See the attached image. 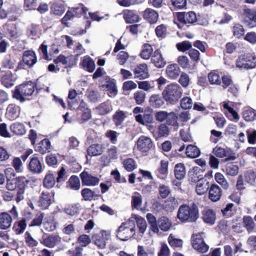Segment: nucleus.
<instances>
[{
  "label": "nucleus",
  "instance_id": "6e6552de",
  "mask_svg": "<svg viewBox=\"0 0 256 256\" xmlns=\"http://www.w3.org/2000/svg\"><path fill=\"white\" fill-rule=\"evenodd\" d=\"M82 184L86 186H94L100 182L99 178L92 176L87 172L84 171L80 174Z\"/></svg>",
  "mask_w": 256,
  "mask_h": 256
},
{
  "label": "nucleus",
  "instance_id": "4c0bfd02",
  "mask_svg": "<svg viewBox=\"0 0 256 256\" xmlns=\"http://www.w3.org/2000/svg\"><path fill=\"white\" fill-rule=\"evenodd\" d=\"M216 181L220 184L224 190H227L229 187V184L224 176L220 172H216L214 175Z\"/></svg>",
  "mask_w": 256,
  "mask_h": 256
},
{
  "label": "nucleus",
  "instance_id": "603ef678",
  "mask_svg": "<svg viewBox=\"0 0 256 256\" xmlns=\"http://www.w3.org/2000/svg\"><path fill=\"white\" fill-rule=\"evenodd\" d=\"M92 238L95 244L100 248L102 249L106 247V241L100 236H99L98 234H94Z\"/></svg>",
  "mask_w": 256,
  "mask_h": 256
},
{
  "label": "nucleus",
  "instance_id": "0e129e2a",
  "mask_svg": "<svg viewBox=\"0 0 256 256\" xmlns=\"http://www.w3.org/2000/svg\"><path fill=\"white\" fill-rule=\"evenodd\" d=\"M37 6V0H24V8L25 10H35Z\"/></svg>",
  "mask_w": 256,
  "mask_h": 256
},
{
  "label": "nucleus",
  "instance_id": "a18cd8bd",
  "mask_svg": "<svg viewBox=\"0 0 256 256\" xmlns=\"http://www.w3.org/2000/svg\"><path fill=\"white\" fill-rule=\"evenodd\" d=\"M238 167L237 165L230 164L226 166V172L227 175L234 176H236L238 172Z\"/></svg>",
  "mask_w": 256,
  "mask_h": 256
},
{
  "label": "nucleus",
  "instance_id": "de8ad7c7",
  "mask_svg": "<svg viewBox=\"0 0 256 256\" xmlns=\"http://www.w3.org/2000/svg\"><path fill=\"white\" fill-rule=\"evenodd\" d=\"M138 88L144 91H148L154 88V81H142L138 83Z\"/></svg>",
  "mask_w": 256,
  "mask_h": 256
},
{
  "label": "nucleus",
  "instance_id": "4be33fe9",
  "mask_svg": "<svg viewBox=\"0 0 256 256\" xmlns=\"http://www.w3.org/2000/svg\"><path fill=\"white\" fill-rule=\"evenodd\" d=\"M166 73L170 78L176 79L180 76V69L176 64H169L166 67Z\"/></svg>",
  "mask_w": 256,
  "mask_h": 256
},
{
  "label": "nucleus",
  "instance_id": "338daca9",
  "mask_svg": "<svg viewBox=\"0 0 256 256\" xmlns=\"http://www.w3.org/2000/svg\"><path fill=\"white\" fill-rule=\"evenodd\" d=\"M25 242L27 246L30 247L36 246L38 245V242L35 240L32 236L30 234L26 232L24 234Z\"/></svg>",
  "mask_w": 256,
  "mask_h": 256
},
{
  "label": "nucleus",
  "instance_id": "f257e3e1",
  "mask_svg": "<svg viewBox=\"0 0 256 256\" xmlns=\"http://www.w3.org/2000/svg\"><path fill=\"white\" fill-rule=\"evenodd\" d=\"M199 216L198 206L193 203L191 206L183 204L180 206L178 218L182 222H194Z\"/></svg>",
  "mask_w": 256,
  "mask_h": 256
},
{
  "label": "nucleus",
  "instance_id": "412c9836",
  "mask_svg": "<svg viewBox=\"0 0 256 256\" xmlns=\"http://www.w3.org/2000/svg\"><path fill=\"white\" fill-rule=\"evenodd\" d=\"M210 188L209 182L204 178L199 180L196 186V191L198 194H204Z\"/></svg>",
  "mask_w": 256,
  "mask_h": 256
},
{
  "label": "nucleus",
  "instance_id": "1a4fd4ad",
  "mask_svg": "<svg viewBox=\"0 0 256 256\" xmlns=\"http://www.w3.org/2000/svg\"><path fill=\"white\" fill-rule=\"evenodd\" d=\"M177 17L180 22L184 24H193L196 20V15L193 12H179Z\"/></svg>",
  "mask_w": 256,
  "mask_h": 256
},
{
  "label": "nucleus",
  "instance_id": "13d9d810",
  "mask_svg": "<svg viewBox=\"0 0 256 256\" xmlns=\"http://www.w3.org/2000/svg\"><path fill=\"white\" fill-rule=\"evenodd\" d=\"M106 89L108 92L110 96H114L116 95L118 90L115 82L113 81L108 82L106 84Z\"/></svg>",
  "mask_w": 256,
  "mask_h": 256
},
{
  "label": "nucleus",
  "instance_id": "f8f14e48",
  "mask_svg": "<svg viewBox=\"0 0 256 256\" xmlns=\"http://www.w3.org/2000/svg\"><path fill=\"white\" fill-rule=\"evenodd\" d=\"M28 170L34 174H40L42 171V167L38 157L34 156L30 158L28 164Z\"/></svg>",
  "mask_w": 256,
  "mask_h": 256
},
{
  "label": "nucleus",
  "instance_id": "8fccbe9b",
  "mask_svg": "<svg viewBox=\"0 0 256 256\" xmlns=\"http://www.w3.org/2000/svg\"><path fill=\"white\" fill-rule=\"evenodd\" d=\"M168 242L170 246L174 248H180L182 245V240L174 238L172 234L169 236Z\"/></svg>",
  "mask_w": 256,
  "mask_h": 256
},
{
  "label": "nucleus",
  "instance_id": "6ab92c4d",
  "mask_svg": "<svg viewBox=\"0 0 256 256\" xmlns=\"http://www.w3.org/2000/svg\"><path fill=\"white\" fill-rule=\"evenodd\" d=\"M105 149L103 144H96L90 145L87 150L88 154L90 156H98L102 154Z\"/></svg>",
  "mask_w": 256,
  "mask_h": 256
},
{
  "label": "nucleus",
  "instance_id": "20e7f679",
  "mask_svg": "<svg viewBox=\"0 0 256 256\" xmlns=\"http://www.w3.org/2000/svg\"><path fill=\"white\" fill-rule=\"evenodd\" d=\"M135 234V225L133 220L123 222L119 226L116 236L120 240L125 241L132 237Z\"/></svg>",
  "mask_w": 256,
  "mask_h": 256
},
{
  "label": "nucleus",
  "instance_id": "39448f33",
  "mask_svg": "<svg viewBox=\"0 0 256 256\" xmlns=\"http://www.w3.org/2000/svg\"><path fill=\"white\" fill-rule=\"evenodd\" d=\"M256 66V57L252 54L240 55L236 62V66L241 69H252Z\"/></svg>",
  "mask_w": 256,
  "mask_h": 256
},
{
  "label": "nucleus",
  "instance_id": "473e14b6",
  "mask_svg": "<svg viewBox=\"0 0 256 256\" xmlns=\"http://www.w3.org/2000/svg\"><path fill=\"white\" fill-rule=\"evenodd\" d=\"M171 226V222L168 218L166 216H162L158 220V228L163 231L168 230Z\"/></svg>",
  "mask_w": 256,
  "mask_h": 256
},
{
  "label": "nucleus",
  "instance_id": "c756f323",
  "mask_svg": "<svg viewBox=\"0 0 256 256\" xmlns=\"http://www.w3.org/2000/svg\"><path fill=\"white\" fill-rule=\"evenodd\" d=\"M124 18L128 23L136 22L138 20V15L133 10H126L124 12Z\"/></svg>",
  "mask_w": 256,
  "mask_h": 256
},
{
  "label": "nucleus",
  "instance_id": "680f3d73",
  "mask_svg": "<svg viewBox=\"0 0 256 256\" xmlns=\"http://www.w3.org/2000/svg\"><path fill=\"white\" fill-rule=\"evenodd\" d=\"M245 181L253 185L255 184L256 179V173L250 170L248 171L244 174Z\"/></svg>",
  "mask_w": 256,
  "mask_h": 256
},
{
  "label": "nucleus",
  "instance_id": "6e6d98bb",
  "mask_svg": "<svg viewBox=\"0 0 256 256\" xmlns=\"http://www.w3.org/2000/svg\"><path fill=\"white\" fill-rule=\"evenodd\" d=\"M155 32L158 37L164 38L167 34V28L166 25L162 24L156 28Z\"/></svg>",
  "mask_w": 256,
  "mask_h": 256
},
{
  "label": "nucleus",
  "instance_id": "f704fd0d",
  "mask_svg": "<svg viewBox=\"0 0 256 256\" xmlns=\"http://www.w3.org/2000/svg\"><path fill=\"white\" fill-rule=\"evenodd\" d=\"M149 101L150 105L155 108H159L164 104V100L162 97L158 94L152 96Z\"/></svg>",
  "mask_w": 256,
  "mask_h": 256
},
{
  "label": "nucleus",
  "instance_id": "5701e85b",
  "mask_svg": "<svg viewBox=\"0 0 256 256\" xmlns=\"http://www.w3.org/2000/svg\"><path fill=\"white\" fill-rule=\"evenodd\" d=\"M158 13L152 8H147L144 14V18L150 23H155L158 18Z\"/></svg>",
  "mask_w": 256,
  "mask_h": 256
},
{
  "label": "nucleus",
  "instance_id": "2f4dec72",
  "mask_svg": "<svg viewBox=\"0 0 256 256\" xmlns=\"http://www.w3.org/2000/svg\"><path fill=\"white\" fill-rule=\"evenodd\" d=\"M185 166L183 164L179 163L174 167V174L176 178L179 180L183 179L186 176Z\"/></svg>",
  "mask_w": 256,
  "mask_h": 256
},
{
  "label": "nucleus",
  "instance_id": "b1692460",
  "mask_svg": "<svg viewBox=\"0 0 256 256\" xmlns=\"http://www.w3.org/2000/svg\"><path fill=\"white\" fill-rule=\"evenodd\" d=\"M10 130L12 132L16 135H23L26 132L24 126L20 122H14L10 126Z\"/></svg>",
  "mask_w": 256,
  "mask_h": 256
},
{
  "label": "nucleus",
  "instance_id": "7c9ffc66",
  "mask_svg": "<svg viewBox=\"0 0 256 256\" xmlns=\"http://www.w3.org/2000/svg\"><path fill=\"white\" fill-rule=\"evenodd\" d=\"M26 227L25 219L21 220L14 222L12 230L16 234H20L24 232Z\"/></svg>",
  "mask_w": 256,
  "mask_h": 256
},
{
  "label": "nucleus",
  "instance_id": "bf43d9fd",
  "mask_svg": "<svg viewBox=\"0 0 256 256\" xmlns=\"http://www.w3.org/2000/svg\"><path fill=\"white\" fill-rule=\"evenodd\" d=\"M230 150H225L220 146H216L213 150L214 154L218 157L224 158L228 156Z\"/></svg>",
  "mask_w": 256,
  "mask_h": 256
},
{
  "label": "nucleus",
  "instance_id": "bb28decb",
  "mask_svg": "<svg viewBox=\"0 0 256 256\" xmlns=\"http://www.w3.org/2000/svg\"><path fill=\"white\" fill-rule=\"evenodd\" d=\"M15 78L12 72H8L4 75L1 79L2 84L6 88H9L14 84Z\"/></svg>",
  "mask_w": 256,
  "mask_h": 256
},
{
  "label": "nucleus",
  "instance_id": "c03bdc74",
  "mask_svg": "<svg viewBox=\"0 0 256 256\" xmlns=\"http://www.w3.org/2000/svg\"><path fill=\"white\" fill-rule=\"evenodd\" d=\"M78 10V8H73L72 10H68L63 18L62 19V22L63 24L66 26H68V22L70 20L74 17V14L76 13V10Z\"/></svg>",
  "mask_w": 256,
  "mask_h": 256
},
{
  "label": "nucleus",
  "instance_id": "09e8293b",
  "mask_svg": "<svg viewBox=\"0 0 256 256\" xmlns=\"http://www.w3.org/2000/svg\"><path fill=\"white\" fill-rule=\"evenodd\" d=\"M178 116L174 112H170L168 113V117L166 118V124L168 125L172 126H178L177 120Z\"/></svg>",
  "mask_w": 256,
  "mask_h": 256
},
{
  "label": "nucleus",
  "instance_id": "69168bd1",
  "mask_svg": "<svg viewBox=\"0 0 256 256\" xmlns=\"http://www.w3.org/2000/svg\"><path fill=\"white\" fill-rule=\"evenodd\" d=\"M18 182L20 181L15 178L8 180L6 182V188L9 190H13L16 188L19 189L20 188V186L18 185V184L20 183H18Z\"/></svg>",
  "mask_w": 256,
  "mask_h": 256
},
{
  "label": "nucleus",
  "instance_id": "774afa93",
  "mask_svg": "<svg viewBox=\"0 0 256 256\" xmlns=\"http://www.w3.org/2000/svg\"><path fill=\"white\" fill-rule=\"evenodd\" d=\"M244 14L246 18L251 21L252 22H254L256 24V11L250 10L245 9L244 10Z\"/></svg>",
  "mask_w": 256,
  "mask_h": 256
},
{
  "label": "nucleus",
  "instance_id": "864d4df0",
  "mask_svg": "<svg viewBox=\"0 0 256 256\" xmlns=\"http://www.w3.org/2000/svg\"><path fill=\"white\" fill-rule=\"evenodd\" d=\"M192 101L190 98L188 96L184 97L180 101L181 108L184 110H188L192 108Z\"/></svg>",
  "mask_w": 256,
  "mask_h": 256
},
{
  "label": "nucleus",
  "instance_id": "ddd939ff",
  "mask_svg": "<svg viewBox=\"0 0 256 256\" xmlns=\"http://www.w3.org/2000/svg\"><path fill=\"white\" fill-rule=\"evenodd\" d=\"M52 196L49 193L43 192L39 198L38 205L42 209L45 210L52 203Z\"/></svg>",
  "mask_w": 256,
  "mask_h": 256
},
{
  "label": "nucleus",
  "instance_id": "e433bc0d",
  "mask_svg": "<svg viewBox=\"0 0 256 256\" xmlns=\"http://www.w3.org/2000/svg\"><path fill=\"white\" fill-rule=\"evenodd\" d=\"M142 204V196L138 192H134L132 196V206L134 208L139 210Z\"/></svg>",
  "mask_w": 256,
  "mask_h": 256
},
{
  "label": "nucleus",
  "instance_id": "9d476101",
  "mask_svg": "<svg viewBox=\"0 0 256 256\" xmlns=\"http://www.w3.org/2000/svg\"><path fill=\"white\" fill-rule=\"evenodd\" d=\"M134 78L140 80L146 78L148 77V70L145 64H140L136 66L134 70Z\"/></svg>",
  "mask_w": 256,
  "mask_h": 256
},
{
  "label": "nucleus",
  "instance_id": "a211bd4d",
  "mask_svg": "<svg viewBox=\"0 0 256 256\" xmlns=\"http://www.w3.org/2000/svg\"><path fill=\"white\" fill-rule=\"evenodd\" d=\"M12 217L8 212H2L0 214V228L7 230L12 226Z\"/></svg>",
  "mask_w": 256,
  "mask_h": 256
},
{
  "label": "nucleus",
  "instance_id": "dca6fc26",
  "mask_svg": "<svg viewBox=\"0 0 256 256\" xmlns=\"http://www.w3.org/2000/svg\"><path fill=\"white\" fill-rule=\"evenodd\" d=\"M22 60L28 66H33L37 62V58L35 52L32 50L25 51L23 54Z\"/></svg>",
  "mask_w": 256,
  "mask_h": 256
},
{
  "label": "nucleus",
  "instance_id": "e2e57ef3",
  "mask_svg": "<svg viewBox=\"0 0 256 256\" xmlns=\"http://www.w3.org/2000/svg\"><path fill=\"white\" fill-rule=\"evenodd\" d=\"M96 110L100 114L104 115L109 112L112 110V108L108 104L104 102L101 104Z\"/></svg>",
  "mask_w": 256,
  "mask_h": 256
},
{
  "label": "nucleus",
  "instance_id": "052dcab7",
  "mask_svg": "<svg viewBox=\"0 0 256 256\" xmlns=\"http://www.w3.org/2000/svg\"><path fill=\"white\" fill-rule=\"evenodd\" d=\"M137 226L140 233L144 234L147 228V224L146 220L142 217H137L136 219Z\"/></svg>",
  "mask_w": 256,
  "mask_h": 256
},
{
  "label": "nucleus",
  "instance_id": "9b49d317",
  "mask_svg": "<svg viewBox=\"0 0 256 256\" xmlns=\"http://www.w3.org/2000/svg\"><path fill=\"white\" fill-rule=\"evenodd\" d=\"M208 198L213 202L220 200L222 196V190L216 184H212L209 188Z\"/></svg>",
  "mask_w": 256,
  "mask_h": 256
},
{
  "label": "nucleus",
  "instance_id": "c9c22d12",
  "mask_svg": "<svg viewBox=\"0 0 256 256\" xmlns=\"http://www.w3.org/2000/svg\"><path fill=\"white\" fill-rule=\"evenodd\" d=\"M186 153L188 157L194 158L200 155V152L196 146L188 145L186 148Z\"/></svg>",
  "mask_w": 256,
  "mask_h": 256
},
{
  "label": "nucleus",
  "instance_id": "a19ab883",
  "mask_svg": "<svg viewBox=\"0 0 256 256\" xmlns=\"http://www.w3.org/2000/svg\"><path fill=\"white\" fill-rule=\"evenodd\" d=\"M152 46L149 44H146L142 46L140 56L143 59L148 60L152 56Z\"/></svg>",
  "mask_w": 256,
  "mask_h": 256
},
{
  "label": "nucleus",
  "instance_id": "5fc2aeb1",
  "mask_svg": "<svg viewBox=\"0 0 256 256\" xmlns=\"http://www.w3.org/2000/svg\"><path fill=\"white\" fill-rule=\"evenodd\" d=\"M208 78L212 84L220 85L221 84V78L219 75L215 72H210L208 75Z\"/></svg>",
  "mask_w": 256,
  "mask_h": 256
},
{
  "label": "nucleus",
  "instance_id": "49530a36",
  "mask_svg": "<svg viewBox=\"0 0 256 256\" xmlns=\"http://www.w3.org/2000/svg\"><path fill=\"white\" fill-rule=\"evenodd\" d=\"M243 222L247 230L249 232H252L254 226V222L252 218L250 216H244L243 218Z\"/></svg>",
  "mask_w": 256,
  "mask_h": 256
},
{
  "label": "nucleus",
  "instance_id": "c85d7f7f",
  "mask_svg": "<svg viewBox=\"0 0 256 256\" xmlns=\"http://www.w3.org/2000/svg\"><path fill=\"white\" fill-rule=\"evenodd\" d=\"M126 116V112L122 110H118L113 116V121L116 126L122 124Z\"/></svg>",
  "mask_w": 256,
  "mask_h": 256
},
{
  "label": "nucleus",
  "instance_id": "423d86ee",
  "mask_svg": "<svg viewBox=\"0 0 256 256\" xmlns=\"http://www.w3.org/2000/svg\"><path fill=\"white\" fill-rule=\"evenodd\" d=\"M203 233L194 234L192 238V244L193 248L200 252H206L209 246L204 242L202 239Z\"/></svg>",
  "mask_w": 256,
  "mask_h": 256
},
{
  "label": "nucleus",
  "instance_id": "aec40b11",
  "mask_svg": "<svg viewBox=\"0 0 256 256\" xmlns=\"http://www.w3.org/2000/svg\"><path fill=\"white\" fill-rule=\"evenodd\" d=\"M202 219L204 221L210 225L214 224L216 220V214L214 211L209 208H204L202 212Z\"/></svg>",
  "mask_w": 256,
  "mask_h": 256
},
{
  "label": "nucleus",
  "instance_id": "393cba45",
  "mask_svg": "<svg viewBox=\"0 0 256 256\" xmlns=\"http://www.w3.org/2000/svg\"><path fill=\"white\" fill-rule=\"evenodd\" d=\"M36 150L42 154H44L48 152H50L51 144L50 141L47 138H44L38 144Z\"/></svg>",
  "mask_w": 256,
  "mask_h": 256
},
{
  "label": "nucleus",
  "instance_id": "72a5a7b5",
  "mask_svg": "<svg viewBox=\"0 0 256 256\" xmlns=\"http://www.w3.org/2000/svg\"><path fill=\"white\" fill-rule=\"evenodd\" d=\"M55 184L56 180L54 174L51 173L46 174L43 182L44 187L47 188H51L54 186Z\"/></svg>",
  "mask_w": 256,
  "mask_h": 256
},
{
  "label": "nucleus",
  "instance_id": "4d7b16f0",
  "mask_svg": "<svg viewBox=\"0 0 256 256\" xmlns=\"http://www.w3.org/2000/svg\"><path fill=\"white\" fill-rule=\"evenodd\" d=\"M124 166L128 172H132L134 170L136 165V162L132 158H128L123 162Z\"/></svg>",
  "mask_w": 256,
  "mask_h": 256
},
{
  "label": "nucleus",
  "instance_id": "0eeeda50",
  "mask_svg": "<svg viewBox=\"0 0 256 256\" xmlns=\"http://www.w3.org/2000/svg\"><path fill=\"white\" fill-rule=\"evenodd\" d=\"M154 146L152 140L147 136H142L138 138L136 142L137 148L142 152H147Z\"/></svg>",
  "mask_w": 256,
  "mask_h": 256
},
{
  "label": "nucleus",
  "instance_id": "37998d69",
  "mask_svg": "<svg viewBox=\"0 0 256 256\" xmlns=\"http://www.w3.org/2000/svg\"><path fill=\"white\" fill-rule=\"evenodd\" d=\"M82 65L86 68L89 72H93L95 69V64L94 60L90 57H85L82 60Z\"/></svg>",
  "mask_w": 256,
  "mask_h": 256
},
{
  "label": "nucleus",
  "instance_id": "79ce46f5",
  "mask_svg": "<svg viewBox=\"0 0 256 256\" xmlns=\"http://www.w3.org/2000/svg\"><path fill=\"white\" fill-rule=\"evenodd\" d=\"M68 184L71 189L78 190L80 188V184L79 178L76 176H72L68 181Z\"/></svg>",
  "mask_w": 256,
  "mask_h": 256
},
{
  "label": "nucleus",
  "instance_id": "2eb2a0df",
  "mask_svg": "<svg viewBox=\"0 0 256 256\" xmlns=\"http://www.w3.org/2000/svg\"><path fill=\"white\" fill-rule=\"evenodd\" d=\"M20 108L14 104H10L6 112V117L10 120H14L19 116Z\"/></svg>",
  "mask_w": 256,
  "mask_h": 256
},
{
  "label": "nucleus",
  "instance_id": "3c124183",
  "mask_svg": "<svg viewBox=\"0 0 256 256\" xmlns=\"http://www.w3.org/2000/svg\"><path fill=\"white\" fill-rule=\"evenodd\" d=\"M134 98L136 104H142L145 100L146 94L141 90L136 91L134 94Z\"/></svg>",
  "mask_w": 256,
  "mask_h": 256
},
{
  "label": "nucleus",
  "instance_id": "ea45409f",
  "mask_svg": "<svg viewBox=\"0 0 256 256\" xmlns=\"http://www.w3.org/2000/svg\"><path fill=\"white\" fill-rule=\"evenodd\" d=\"M146 219L151 226V230L155 233L158 232V221L156 217L152 214L148 213L146 216Z\"/></svg>",
  "mask_w": 256,
  "mask_h": 256
},
{
  "label": "nucleus",
  "instance_id": "7ed1b4c3",
  "mask_svg": "<svg viewBox=\"0 0 256 256\" xmlns=\"http://www.w3.org/2000/svg\"><path fill=\"white\" fill-rule=\"evenodd\" d=\"M34 91V84L29 82L16 86L13 93V97L20 102L25 101V96L32 95Z\"/></svg>",
  "mask_w": 256,
  "mask_h": 256
},
{
  "label": "nucleus",
  "instance_id": "4468645a",
  "mask_svg": "<svg viewBox=\"0 0 256 256\" xmlns=\"http://www.w3.org/2000/svg\"><path fill=\"white\" fill-rule=\"evenodd\" d=\"M152 62L158 68H163L166 64V62L163 58L159 50H156L152 55Z\"/></svg>",
  "mask_w": 256,
  "mask_h": 256
},
{
  "label": "nucleus",
  "instance_id": "f03ea898",
  "mask_svg": "<svg viewBox=\"0 0 256 256\" xmlns=\"http://www.w3.org/2000/svg\"><path fill=\"white\" fill-rule=\"evenodd\" d=\"M182 90L177 84H172L168 85L162 92L164 98L170 103L177 101L181 96Z\"/></svg>",
  "mask_w": 256,
  "mask_h": 256
},
{
  "label": "nucleus",
  "instance_id": "cd10ccee",
  "mask_svg": "<svg viewBox=\"0 0 256 256\" xmlns=\"http://www.w3.org/2000/svg\"><path fill=\"white\" fill-rule=\"evenodd\" d=\"M136 120L142 125H147L152 122L153 116L148 114H139L136 116Z\"/></svg>",
  "mask_w": 256,
  "mask_h": 256
},
{
  "label": "nucleus",
  "instance_id": "f3484780",
  "mask_svg": "<svg viewBox=\"0 0 256 256\" xmlns=\"http://www.w3.org/2000/svg\"><path fill=\"white\" fill-rule=\"evenodd\" d=\"M61 238L58 235L52 234L43 238L41 243L45 246L52 248L60 242Z\"/></svg>",
  "mask_w": 256,
  "mask_h": 256
},
{
  "label": "nucleus",
  "instance_id": "a878e982",
  "mask_svg": "<svg viewBox=\"0 0 256 256\" xmlns=\"http://www.w3.org/2000/svg\"><path fill=\"white\" fill-rule=\"evenodd\" d=\"M168 162L162 160L160 162V167L156 171L158 176L160 179L164 180L166 178L168 174Z\"/></svg>",
  "mask_w": 256,
  "mask_h": 256
},
{
  "label": "nucleus",
  "instance_id": "58836bf2",
  "mask_svg": "<svg viewBox=\"0 0 256 256\" xmlns=\"http://www.w3.org/2000/svg\"><path fill=\"white\" fill-rule=\"evenodd\" d=\"M52 12L57 16H60L65 12L64 6L58 2H54L51 6Z\"/></svg>",
  "mask_w": 256,
  "mask_h": 256
}]
</instances>
